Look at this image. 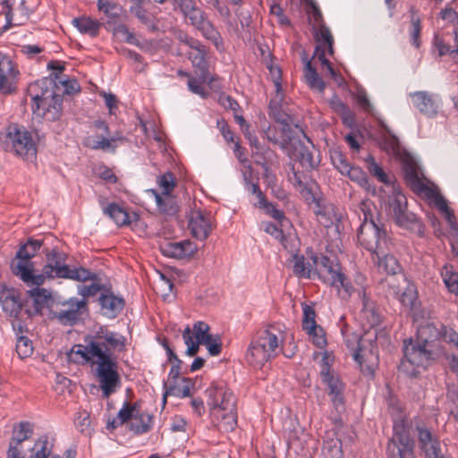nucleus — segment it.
<instances>
[{
	"label": "nucleus",
	"mask_w": 458,
	"mask_h": 458,
	"mask_svg": "<svg viewBox=\"0 0 458 458\" xmlns=\"http://www.w3.org/2000/svg\"><path fill=\"white\" fill-rule=\"evenodd\" d=\"M47 264L42 268L39 275L33 274V263H30L31 267H28L25 264L12 262L11 270L13 274L20 277L29 286H40L45 280L54 278H64L69 273L70 267L65 264L67 256L65 253L58 251L55 248L49 250L44 249Z\"/></svg>",
	"instance_id": "1"
},
{
	"label": "nucleus",
	"mask_w": 458,
	"mask_h": 458,
	"mask_svg": "<svg viewBox=\"0 0 458 458\" xmlns=\"http://www.w3.org/2000/svg\"><path fill=\"white\" fill-rule=\"evenodd\" d=\"M360 208L363 216L357 235L360 244L373 255L384 254L388 250V236L385 225L379 219L377 212H373L366 202H361Z\"/></svg>",
	"instance_id": "2"
},
{
	"label": "nucleus",
	"mask_w": 458,
	"mask_h": 458,
	"mask_svg": "<svg viewBox=\"0 0 458 458\" xmlns=\"http://www.w3.org/2000/svg\"><path fill=\"white\" fill-rule=\"evenodd\" d=\"M439 336L440 331L433 324L426 323L419 327L415 342L412 338L403 341V349L407 362L417 367L425 366L432 357V352L428 349V345Z\"/></svg>",
	"instance_id": "3"
},
{
	"label": "nucleus",
	"mask_w": 458,
	"mask_h": 458,
	"mask_svg": "<svg viewBox=\"0 0 458 458\" xmlns=\"http://www.w3.org/2000/svg\"><path fill=\"white\" fill-rule=\"evenodd\" d=\"M89 312V301L72 297L68 300H57L50 304V318L57 320L62 326L73 327L83 321Z\"/></svg>",
	"instance_id": "4"
},
{
	"label": "nucleus",
	"mask_w": 458,
	"mask_h": 458,
	"mask_svg": "<svg viewBox=\"0 0 458 458\" xmlns=\"http://www.w3.org/2000/svg\"><path fill=\"white\" fill-rule=\"evenodd\" d=\"M126 338L114 332L109 331L106 327H100L94 335H89V351L91 356L97 359L116 358L113 351L123 352Z\"/></svg>",
	"instance_id": "5"
},
{
	"label": "nucleus",
	"mask_w": 458,
	"mask_h": 458,
	"mask_svg": "<svg viewBox=\"0 0 458 458\" xmlns=\"http://www.w3.org/2000/svg\"><path fill=\"white\" fill-rule=\"evenodd\" d=\"M277 346L276 335L267 328L262 329L252 339L246 353V360L253 368L261 369L274 356Z\"/></svg>",
	"instance_id": "6"
},
{
	"label": "nucleus",
	"mask_w": 458,
	"mask_h": 458,
	"mask_svg": "<svg viewBox=\"0 0 458 458\" xmlns=\"http://www.w3.org/2000/svg\"><path fill=\"white\" fill-rule=\"evenodd\" d=\"M380 284L386 289V298L398 300L404 307L412 309L416 301V293L413 285H411L404 275L386 276L382 279Z\"/></svg>",
	"instance_id": "7"
},
{
	"label": "nucleus",
	"mask_w": 458,
	"mask_h": 458,
	"mask_svg": "<svg viewBox=\"0 0 458 458\" xmlns=\"http://www.w3.org/2000/svg\"><path fill=\"white\" fill-rule=\"evenodd\" d=\"M327 354L323 357V364L320 371V377L323 384L326 386V391L330 397V400L335 409L341 412L344 411L345 398L344 389L345 385L341 380L338 374L335 371L330 370L329 364L327 362Z\"/></svg>",
	"instance_id": "8"
},
{
	"label": "nucleus",
	"mask_w": 458,
	"mask_h": 458,
	"mask_svg": "<svg viewBox=\"0 0 458 458\" xmlns=\"http://www.w3.org/2000/svg\"><path fill=\"white\" fill-rule=\"evenodd\" d=\"M387 458H417L415 441L401 424L394 426V434L386 446Z\"/></svg>",
	"instance_id": "9"
},
{
	"label": "nucleus",
	"mask_w": 458,
	"mask_h": 458,
	"mask_svg": "<svg viewBox=\"0 0 458 458\" xmlns=\"http://www.w3.org/2000/svg\"><path fill=\"white\" fill-rule=\"evenodd\" d=\"M97 376L105 398H108L120 384L116 358L97 359Z\"/></svg>",
	"instance_id": "10"
},
{
	"label": "nucleus",
	"mask_w": 458,
	"mask_h": 458,
	"mask_svg": "<svg viewBox=\"0 0 458 458\" xmlns=\"http://www.w3.org/2000/svg\"><path fill=\"white\" fill-rule=\"evenodd\" d=\"M7 139L17 156L26 160H32L36 157V147L31 134L17 124L10 125L7 129Z\"/></svg>",
	"instance_id": "11"
},
{
	"label": "nucleus",
	"mask_w": 458,
	"mask_h": 458,
	"mask_svg": "<svg viewBox=\"0 0 458 458\" xmlns=\"http://www.w3.org/2000/svg\"><path fill=\"white\" fill-rule=\"evenodd\" d=\"M58 79V73L53 72L50 78H44L29 85L27 94L31 98V108L34 114L40 111L41 106H46L48 98L56 94L53 89L56 85V80Z\"/></svg>",
	"instance_id": "12"
},
{
	"label": "nucleus",
	"mask_w": 458,
	"mask_h": 458,
	"mask_svg": "<svg viewBox=\"0 0 458 458\" xmlns=\"http://www.w3.org/2000/svg\"><path fill=\"white\" fill-rule=\"evenodd\" d=\"M280 148L287 151L291 159L298 161L306 169H312L317 165L310 148L293 134L284 138Z\"/></svg>",
	"instance_id": "13"
},
{
	"label": "nucleus",
	"mask_w": 458,
	"mask_h": 458,
	"mask_svg": "<svg viewBox=\"0 0 458 458\" xmlns=\"http://www.w3.org/2000/svg\"><path fill=\"white\" fill-rule=\"evenodd\" d=\"M353 358L359 363L363 373L372 376L378 364V354L375 340L365 337L359 338Z\"/></svg>",
	"instance_id": "14"
},
{
	"label": "nucleus",
	"mask_w": 458,
	"mask_h": 458,
	"mask_svg": "<svg viewBox=\"0 0 458 458\" xmlns=\"http://www.w3.org/2000/svg\"><path fill=\"white\" fill-rule=\"evenodd\" d=\"M402 168L405 182L413 192L427 198L434 195V191L424 183V176L412 157H404L402 161Z\"/></svg>",
	"instance_id": "15"
},
{
	"label": "nucleus",
	"mask_w": 458,
	"mask_h": 458,
	"mask_svg": "<svg viewBox=\"0 0 458 458\" xmlns=\"http://www.w3.org/2000/svg\"><path fill=\"white\" fill-rule=\"evenodd\" d=\"M310 259L316 266L314 273L318 274L325 283L337 286V281L343 279L342 267L338 260L324 255L321 257L312 255Z\"/></svg>",
	"instance_id": "16"
},
{
	"label": "nucleus",
	"mask_w": 458,
	"mask_h": 458,
	"mask_svg": "<svg viewBox=\"0 0 458 458\" xmlns=\"http://www.w3.org/2000/svg\"><path fill=\"white\" fill-rule=\"evenodd\" d=\"M418 445L425 458H437L443 454L441 442L437 434L425 425H416Z\"/></svg>",
	"instance_id": "17"
},
{
	"label": "nucleus",
	"mask_w": 458,
	"mask_h": 458,
	"mask_svg": "<svg viewBox=\"0 0 458 458\" xmlns=\"http://www.w3.org/2000/svg\"><path fill=\"white\" fill-rule=\"evenodd\" d=\"M29 300L22 302L20 295L14 288H8L5 284H0V303L3 311L11 318H18L23 307L28 305Z\"/></svg>",
	"instance_id": "18"
},
{
	"label": "nucleus",
	"mask_w": 458,
	"mask_h": 458,
	"mask_svg": "<svg viewBox=\"0 0 458 458\" xmlns=\"http://www.w3.org/2000/svg\"><path fill=\"white\" fill-rule=\"evenodd\" d=\"M160 251L166 257L174 259H190L197 251V246L189 240L182 242H165L159 246Z\"/></svg>",
	"instance_id": "19"
},
{
	"label": "nucleus",
	"mask_w": 458,
	"mask_h": 458,
	"mask_svg": "<svg viewBox=\"0 0 458 458\" xmlns=\"http://www.w3.org/2000/svg\"><path fill=\"white\" fill-rule=\"evenodd\" d=\"M27 294L30 300L32 301L33 310L30 308L25 310V313L29 318L34 315H40L44 308H47L50 311V304L56 302L57 299L52 298L51 294L44 288L36 286L31 290L27 291Z\"/></svg>",
	"instance_id": "20"
},
{
	"label": "nucleus",
	"mask_w": 458,
	"mask_h": 458,
	"mask_svg": "<svg viewBox=\"0 0 458 458\" xmlns=\"http://www.w3.org/2000/svg\"><path fill=\"white\" fill-rule=\"evenodd\" d=\"M15 71L13 62L0 54V91L3 94L12 93L14 88Z\"/></svg>",
	"instance_id": "21"
},
{
	"label": "nucleus",
	"mask_w": 458,
	"mask_h": 458,
	"mask_svg": "<svg viewBox=\"0 0 458 458\" xmlns=\"http://www.w3.org/2000/svg\"><path fill=\"white\" fill-rule=\"evenodd\" d=\"M189 228L192 236L200 241L206 240L212 230L209 219L199 210L192 212Z\"/></svg>",
	"instance_id": "22"
},
{
	"label": "nucleus",
	"mask_w": 458,
	"mask_h": 458,
	"mask_svg": "<svg viewBox=\"0 0 458 458\" xmlns=\"http://www.w3.org/2000/svg\"><path fill=\"white\" fill-rule=\"evenodd\" d=\"M211 394L214 395L213 413L236 411V401L232 392L216 387Z\"/></svg>",
	"instance_id": "23"
},
{
	"label": "nucleus",
	"mask_w": 458,
	"mask_h": 458,
	"mask_svg": "<svg viewBox=\"0 0 458 458\" xmlns=\"http://www.w3.org/2000/svg\"><path fill=\"white\" fill-rule=\"evenodd\" d=\"M414 106L419 111L429 117H435L438 113V106L435 99L427 91H417L411 94Z\"/></svg>",
	"instance_id": "24"
},
{
	"label": "nucleus",
	"mask_w": 458,
	"mask_h": 458,
	"mask_svg": "<svg viewBox=\"0 0 458 458\" xmlns=\"http://www.w3.org/2000/svg\"><path fill=\"white\" fill-rule=\"evenodd\" d=\"M104 316L115 318L124 308L125 301L123 298L115 296L113 293L101 294L98 299Z\"/></svg>",
	"instance_id": "25"
},
{
	"label": "nucleus",
	"mask_w": 458,
	"mask_h": 458,
	"mask_svg": "<svg viewBox=\"0 0 458 458\" xmlns=\"http://www.w3.org/2000/svg\"><path fill=\"white\" fill-rule=\"evenodd\" d=\"M394 222L401 227L408 229L420 237H423L425 233L424 224L412 212L408 209L404 210L397 217L394 218Z\"/></svg>",
	"instance_id": "26"
},
{
	"label": "nucleus",
	"mask_w": 458,
	"mask_h": 458,
	"mask_svg": "<svg viewBox=\"0 0 458 458\" xmlns=\"http://www.w3.org/2000/svg\"><path fill=\"white\" fill-rule=\"evenodd\" d=\"M42 245L43 241L29 238L25 243L21 244L16 252L15 259H19V262L25 264L28 267H31L30 265V263H32L30 259L36 256Z\"/></svg>",
	"instance_id": "27"
},
{
	"label": "nucleus",
	"mask_w": 458,
	"mask_h": 458,
	"mask_svg": "<svg viewBox=\"0 0 458 458\" xmlns=\"http://www.w3.org/2000/svg\"><path fill=\"white\" fill-rule=\"evenodd\" d=\"M269 116L272 117L276 123L283 125L282 133L284 138L288 137V135H292L293 133L291 128L292 117L284 112L280 106V105L271 100L269 104Z\"/></svg>",
	"instance_id": "28"
},
{
	"label": "nucleus",
	"mask_w": 458,
	"mask_h": 458,
	"mask_svg": "<svg viewBox=\"0 0 458 458\" xmlns=\"http://www.w3.org/2000/svg\"><path fill=\"white\" fill-rule=\"evenodd\" d=\"M152 192L155 195L156 202L161 214L169 216H174L178 214L180 207L175 197L171 194L161 195L155 190H152Z\"/></svg>",
	"instance_id": "29"
},
{
	"label": "nucleus",
	"mask_w": 458,
	"mask_h": 458,
	"mask_svg": "<svg viewBox=\"0 0 458 458\" xmlns=\"http://www.w3.org/2000/svg\"><path fill=\"white\" fill-rule=\"evenodd\" d=\"M42 114L37 112L38 115L46 117L49 121L58 120L63 113V97L60 94H55L48 98L45 106H41Z\"/></svg>",
	"instance_id": "30"
},
{
	"label": "nucleus",
	"mask_w": 458,
	"mask_h": 458,
	"mask_svg": "<svg viewBox=\"0 0 458 458\" xmlns=\"http://www.w3.org/2000/svg\"><path fill=\"white\" fill-rule=\"evenodd\" d=\"M377 259V267L380 271L386 273V276H393L402 274V267L397 259L387 253L375 255Z\"/></svg>",
	"instance_id": "31"
},
{
	"label": "nucleus",
	"mask_w": 458,
	"mask_h": 458,
	"mask_svg": "<svg viewBox=\"0 0 458 458\" xmlns=\"http://www.w3.org/2000/svg\"><path fill=\"white\" fill-rule=\"evenodd\" d=\"M302 60L305 62L304 78L306 82L310 89L323 92L326 87L325 82L317 72L316 68L312 66L311 62L307 60L305 51L302 52Z\"/></svg>",
	"instance_id": "32"
},
{
	"label": "nucleus",
	"mask_w": 458,
	"mask_h": 458,
	"mask_svg": "<svg viewBox=\"0 0 458 458\" xmlns=\"http://www.w3.org/2000/svg\"><path fill=\"white\" fill-rule=\"evenodd\" d=\"M362 303L363 317L368 320L371 327L378 326L381 323V313L379 309L373 301L366 297L365 293L363 294Z\"/></svg>",
	"instance_id": "33"
},
{
	"label": "nucleus",
	"mask_w": 458,
	"mask_h": 458,
	"mask_svg": "<svg viewBox=\"0 0 458 458\" xmlns=\"http://www.w3.org/2000/svg\"><path fill=\"white\" fill-rule=\"evenodd\" d=\"M151 423L152 416L139 411L129 423V429L136 435L143 434L150 429Z\"/></svg>",
	"instance_id": "34"
},
{
	"label": "nucleus",
	"mask_w": 458,
	"mask_h": 458,
	"mask_svg": "<svg viewBox=\"0 0 458 458\" xmlns=\"http://www.w3.org/2000/svg\"><path fill=\"white\" fill-rule=\"evenodd\" d=\"M104 213L107 215L114 222L119 225L130 224V216L127 211L116 203H111L104 208Z\"/></svg>",
	"instance_id": "35"
},
{
	"label": "nucleus",
	"mask_w": 458,
	"mask_h": 458,
	"mask_svg": "<svg viewBox=\"0 0 458 458\" xmlns=\"http://www.w3.org/2000/svg\"><path fill=\"white\" fill-rule=\"evenodd\" d=\"M33 434L32 425L28 421H21L13 427V437L10 443L20 445L30 438Z\"/></svg>",
	"instance_id": "36"
},
{
	"label": "nucleus",
	"mask_w": 458,
	"mask_h": 458,
	"mask_svg": "<svg viewBox=\"0 0 458 458\" xmlns=\"http://www.w3.org/2000/svg\"><path fill=\"white\" fill-rule=\"evenodd\" d=\"M293 272L298 277L310 278L313 272L310 263L305 261L303 255L293 254L291 259Z\"/></svg>",
	"instance_id": "37"
},
{
	"label": "nucleus",
	"mask_w": 458,
	"mask_h": 458,
	"mask_svg": "<svg viewBox=\"0 0 458 458\" xmlns=\"http://www.w3.org/2000/svg\"><path fill=\"white\" fill-rule=\"evenodd\" d=\"M72 24L81 32L88 33L91 37H96L98 34L100 23L93 21L89 17L74 18Z\"/></svg>",
	"instance_id": "38"
},
{
	"label": "nucleus",
	"mask_w": 458,
	"mask_h": 458,
	"mask_svg": "<svg viewBox=\"0 0 458 458\" xmlns=\"http://www.w3.org/2000/svg\"><path fill=\"white\" fill-rule=\"evenodd\" d=\"M388 207L389 212L394 219L407 209V199L403 194L394 192L388 198Z\"/></svg>",
	"instance_id": "39"
},
{
	"label": "nucleus",
	"mask_w": 458,
	"mask_h": 458,
	"mask_svg": "<svg viewBox=\"0 0 458 458\" xmlns=\"http://www.w3.org/2000/svg\"><path fill=\"white\" fill-rule=\"evenodd\" d=\"M196 29L208 40L212 41L216 47L221 43L222 38L218 30L214 27L213 23L206 17Z\"/></svg>",
	"instance_id": "40"
},
{
	"label": "nucleus",
	"mask_w": 458,
	"mask_h": 458,
	"mask_svg": "<svg viewBox=\"0 0 458 458\" xmlns=\"http://www.w3.org/2000/svg\"><path fill=\"white\" fill-rule=\"evenodd\" d=\"M219 420L218 428L220 430L229 432L234 429L237 424L236 411H225L213 413Z\"/></svg>",
	"instance_id": "41"
},
{
	"label": "nucleus",
	"mask_w": 458,
	"mask_h": 458,
	"mask_svg": "<svg viewBox=\"0 0 458 458\" xmlns=\"http://www.w3.org/2000/svg\"><path fill=\"white\" fill-rule=\"evenodd\" d=\"M182 13L195 28L207 17L206 13L197 5L196 2L183 10Z\"/></svg>",
	"instance_id": "42"
},
{
	"label": "nucleus",
	"mask_w": 458,
	"mask_h": 458,
	"mask_svg": "<svg viewBox=\"0 0 458 458\" xmlns=\"http://www.w3.org/2000/svg\"><path fill=\"white\" fill-rule=\"evenodd\" d=\"M344 175H347L350 180L357 182L360 187L369 191L370 183L368 175L361 168L351 165Z\"/></svg>",
	"instance_id": "43"
},
{
	"label": "nucleus",
	"mask_w": 458,
	"mask_h": 458,
	"mask_svg": "<svg viewBox=\"0 0 458 458\" xmlns=\"http://www.w3.org/2000/svg\"><path fill=\"white\" fill-rule=\"evenodd\" d=\"M114 37L121 42H126L135 46H140V41L136 38L134 33L131 32L125 24H118L113 29Z\"/></svg>",
	"instance_id": "44"
},
{
	"label": "nucleus",
	"mask_w": 458,
	"mask_h": 458,
	"mask_svg": "<svg viewBox=\"0 0 458 458\" xmlns=\"http://www.w3.org/2000/svg\"><path fill=\"white\" fill-rule=\"evenodd\" d=\"M66 279H72L78 282H86L88 280L96 282L99 280L97 274L91 273L89 269L82 267L75 268L70 267Z\"/></svg>",
	"instance_id": "45"
},
{
	"label": "nucleus",
	"mask_w": 458,
	"mask_h": 458,
	"mask_svg": "<svg viewBox=\"0 0 458 458\" xmlns=\"http://www.w3.org/2000/svg\"><path fill=\"white\" fill-rule=\"evenodd\" d=\"M196 50V53L190 55V59H191L193 65L199 68L200 79L203 81H207L209 80V72L205 61L204 53L199 48Z\"/></svg>",
	"instance_id": "46"
},
{
	"label": "nucleus",
	"mask_w": 458,
	"mask_h": 458,
	"mask_svg": "<svg viewBox=\"0 0 458 458\" xmlns=\"http://www.w3.org/2000/svg\"><path fill=\"white\" fill-rule=\"evenodd\" d=\"M324 458H342V442L340 439H331L325 442L323 445Z\"/></svg>",
	"instance_id": "47"
},
{
	"label": "nucleus",
	"mask_w": 458,
	"mask_h": 458,
	"mask_svg": "<svg viewBox=\"0 0 458 458\" xmlns=\"http://www.w3.org/2000/svg\"><path fill=\"white\" fill-rule=\"evenodd\" d=\"M365 162L367 164V169L370 173V174L376 177L380 182L389 183L388 176L383 170V168L376 162L375 158L372 156H369Z\"/></svg>",
	"instance_id": "48"
},
{
	"label": "nucleus",
	"mask_w": 458,
	"mask_h": 458,
	"mask_svg": "<svg viewBox=\"0 0 458 458\" xmlns=\"http://www.w3.org/2000/svg\"><path fill=\"white\" fill-rule=\"evenodd\" d=\"M113 141H114V139H109L106 136H102L101 138L88 137L85 140V145L96 150H106L112 148V150L114 151L115 147L112 146Z\"/></svg>",
	"instance_id": "49"
},
{
	"label": "nucleus",
	"mask_w": 458,
	"mask_h": 458,
	"mask_svg": "<svg viewBox=\"0 0 458 458\" xmlns=\"http://www.w3.org/2000/svg\"><path fill=\"white\" fill-rule=\"evenodd\" d=\"M182 338H183L184 344L187 345V350L185 352L186 355L191 356V357L195 356L198 353V352L199 350V345L202 344V342L193 340V335H192L191 329L190 328V327H187L183 330Z\"/></svg>",
	"instance_id": "50"
},
{
	"label": "nucleus",
	"mask_w": 458,
	"mask_h": 458,
	"mask_svg": "<svg viewBox=\"0 0 458 458\" xmlns=\"http://www.w3.org/2000/svg\"><path fill=\"white\" fill-rule=\"evenodd\" d=\"M138 403H134L132 404L125 402L123 407L119 411L117 414V420H119V424H124L127 422H131L134 418V415L139 411Z\"/></svg>",
	"instance_id": "51"
},
{
	"label": "nucleus",
	"mask_w": 458,
	"mask_h": 458,
	"mask_svg": "<svg viewBox=\"0 0 458 458\" xmlns=\"http://www.w3.org/2000/svg\"><path fill=\"white\" fill-rule=\"evenodd\" d=\"M330 157H331V161H332L334 166L342 174H345V173L347 172L349 167L352 165L348 162L345 155L342 151H340L338 149H334L333 151H331Z\"/></svg>",
	"instance_id": "52"
},
{
	"label": "nucleus",
	"mask_w": 458,
	"mask_h": 458,
	"mask_svg": "<svg viewBox=\"0 0 458 458\" xmlns=\"http://www.w3.org/2000/svg\"><path fill=\"white\" fill-rule=\"evenodd\" d=\"M444 283L449 292L458 294V273L451 270L447 266L442 272Z\"/></svg>",
	"instance_id": "53"
},
{
	"label": "nucleus",
	"mask_w": 458,
	"mask_h": 458,
	"mask_svg": "<svg viewBox=\"0 0 458 458\" xmlns=\"http://www.w3.org/2000/svg\"><path fill=\"white\" fill-rule=\"evenodd\" d=\"M202 344L207 347L211 356H217L222 352V343L219 335H210L209 336H207L206 339L202 341Z\"/></svg>",
	"instance_id": "54"
},
{
	"label": "nucleus",
	"mask_w": 458,
	"mask_h": 458,
	"mask_svg": "<svg viewBox=\"0 0 458 458\" xmlns=\"http://www.w3.org/2000/svg\"><path fill=\"white\" fill-rule=\"evenodd\" d=\"M16 352L20 358L24 359L33 352L32 342L28 337L20 335L16 344Z\"/></svg>",
	"instance_id": "55"
},
{
	"label": "nucleus",
	"mask_w": 458,
	"mask_h": 458,
	"mask_svg": "<svg viewBox=\"0 0 458 458\" xmlns=\"http://www.w3.org/2000/svg\"><path fill=\"white\" fill-rule=\"evenodd\" d=\"M309 335L312 336L313 344L319 349H323L327 345L326 333L320 327H311L310 329L306 330Z\"/></svg>",
	"instance_id": "56"
},
{
	"label": "nucleus",
	"mask_w": 458,
	"mask_h": 458,
	"mask_svg": "<svg viewBox=\"0 0 458 458\" xmlns=\"http://www.w3.org/2000/svg\"><path fill=\"white\" fill-rule=\"evenodd\" d=\"M158 184L160 188L163 189L161 195H168L171 194L173 190L175 187V179L171 172L165 173L158 179Z\"/></svg>",
	"instance_id": "57"
},
{
	"label": "nucleus",
	"mask_w": 458,
	"mask_h": 458,
	"mask_svg": "<svg viewBox=\"0 0 458 458\" xmlns=\"http://www.w3.org/2000/svg\"><path fill=\"white\" fill-rule=\"evenodd\" d=\"M48 437L47 436L40 437L36 442V446L40 445V449L38 450L33 455L34 458H62L56 454H51V450L47 448Z\"/></svg>",
	"instance_id": "58"
},
{
	"label": "nucleus",
	"mask_w": 458,
	"mask_h": 458,
	"mask_svg": "<svg viewBox=\"0 0 458 458\" xmlns=\"http://www.w3.org/2000/svg\"><path fill=\"white\" fill-rule=\"evenodd\" d=\"M316 312L312 306L303 304V318H302V328L303 330H309L311 327H318L316 320Z\"/></svg>",
	"instance_id": "59"
},
{
	"label": "nucleus",
	"mask_w": 458,
	"mask_h": 458,
	"mask_svg": "<svg viewBox=\"0 0 458 458\" xmlns=\"http://www.w3.org/2000/svg\"><path fill=\"white\" fill-rule=\"evenodd\" d=\"M314 37L318 45L322 46V48H325L326 45L334 43L331 31L326 25H321L320 28L315 31Z\"/></svg>",
	"instance_id": "60"
},
{
	"label": "nucleus",
	"mask_w": 458,
	"mask_h": 458,
	"mask_svg": "<svg viewBox=\"0 0 458 458\" xmlns=\"http://www.w3.org/2000/svg\"><path fill=\"white\" fill-rule=\"evenodd\" d=\"M86 345H74L71 351V353H69V359L72 360V354L74 352L76 354H80L83 360L86 361H90L93 364H95V360H97V357L91 356L89 353L86 352L89 351V335L85 338Z\"/></svg>",
	"instance_id": "61"
},
{
	"label": "nucleus",
	"mask_w": 458,
	"mask_h": 458,
	"mask_svg": "<svg viewBox=\"0 0 458 458\" xmlns=\"http://www.w3.org/2000/svg\"><path fill=\"white\" fill-rule=\"evenodd\" d=\"M210 327L209 326L203 322V321H198L193 325V338L197 341H204L207 336H209L211 334H209Z\"/></svg>",
	"instance_id": "62"
},
{
	"label": "nucleus",
	"mask_w": 458,
	"mask_h": 458,
	"mask_svg": "<svg viewBox=\"0 0 458 458\" xmlns=\"http://www.w3.org/2000/svg\"><path fill=\"white\" fill-rule=\"evenodd\" d=\"M103 285L98 283H93L89 285H80L78 287V293L82 296L81 300H87L89 297L96 295L101 289Z\"/></svg>",
	"instance_id": "63"
},
{
	"label": "nucleus",
	"mask_w": 458,
	"mask_h": 458,
	"mask_svg": "<svg viewBox=\"0 0 458 458\" xmlns=\"http://www.w3.org/2000/svg\"><path fill=\"white\" fill-rule=\"evenodd\" d=\"M254 154L257 157L256 164L261 165L266 172H268V162L271 160L272 157H276V153L267 148L263 152L258 151Z\"/></svg>",
	"instance_id": "64"
}]
</instances>
